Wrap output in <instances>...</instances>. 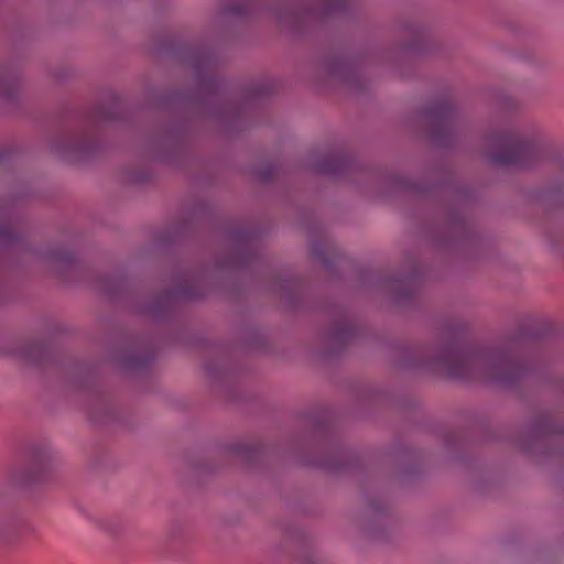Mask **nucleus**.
<instances>
[{
	"mask_svg": "<svg viewBox=\"0 0 564 564\" xmlns=\"http://www.w3.org/2000/svg\"><path fill=\"white\" fill-rule=\"evenodd\" d=\"M423 364L449 377L481 378L506 384L522 373L520 361L511 354L467 346L457 339L437 348Z\"/></svg>",
	"mask_w": 564,
	"mask_h": 564,
	"instance_id": "1",
	"label": "nucleus"
},
{
	"mask_svg": "<svg viewBox=\"0 0 564 564\" xmlns=\"http://www.w3.org/2000/svg\"><path fill=\"white\" fill-rule=\"evenodd\" d=\"M541 154V145L534 138L506 130L495 135L489 156L497 165L527 167L535 163Z\"/></svg>",
	"mask_w": 564,
	"mask_h": 564,
	"instance_id": "2",
	"label": "nucleus"
},
{
	"mask_svg": "<svg viewBox=\"0 0 564 564\" xmlns=\"http://www.w3.org/2000/svg\"><path fill=\"white\" fill-rule=\"evenodd\" d=\"M436 130H449L455 119V110L448 99L438 100L429 113Z\"/></svg>",
	"mask_w": 564,
	"mask_h": 564,
	"instance_id": "3",
	"label": "nucleus"
},
{
	"mask_svg": "<svg viewBox=\"0 0 564 564\" xmlns=\"http://www.w3.org/2000/svg\"><path fill=\"white\" fill-rule=\"evenodd\" d=\"M17 93V78L8 72H0V100H12Z\"/></svg>",
	"mask_w": 564,
	"mask_h": 564,
	"instance_id": "4",
	"label": "nucleus"
},
{
	"mask_svg": "<svg viewBox=\"0 0 564 564\" xmlns=\"http://www.w3.org/2000/svg\"><path fill=\"white\" fill-rule=\"evenodd\" d=\"M321 9L319 14L329 15L333 13L344 12L350 6L352 0H317Z\"/></svg>",
	"mask_w": 564,
	"mask_h": 564,
	"instance_id": "5",
	"label": "nucleus"
},
{
	"mask_svg": "<svg viewBox=\"0 0 564 564\" xmlns=\"http://www.w3.org/2000/svg\"><path fill=\"white\" fill-rule=\"evenodd\" d=\"M15 238L14 226L7 217H3L0 221V243H11Z\"/></svg>",
	"mask_w": 564,
	"mask_h": 564,
	"instance_id": "6",
	"label": "nucleus"
},
{
	"mask_svg": "<svg viewBox=\"0 0 564 564\" xmlns=\"http://www.w3.org/2000/svg\"><path fill=\"white\" fill-rule=\"evenodd\" d=\"M69 150L78 153H88L91 150V140L87 137H80L72 141Z\"/></svg>",
	"mask_w": 564,
	"mask_h": 564,
	"instance_id": "7",
	"label": "nucleus"
},
{
	"mask_svg": "<svg viewBox=\"0 0 564 564\" xmlns=\"http://www.w3.org/2000/svg\"><path fill=\"white\" fill-rule=\"evenodd\" d=\"M337 160L334 158H327L324 164L321 166V171L325 173H335L337 171Z\"/></svg>",
	"mask_w": 564,
	"mask_h": 564,
	"instance_id": "8",
	"label": "nucleus"
},
{
	"mask_svg": "<svg viewBox=\"0 0 564 564\" xmlns=\"http://www.w3.org/2000/svg\"><path fill=\"white\" fill-rule=\"evenodd\" d=\"M25 355H26L25 357H26L28 359H30V360H34V361H35V359H36V358L33 356V354H32L31 351L25 352Z\"/></svg>",
	"mask_w": 564,
	"mask_h": 564,
	"instance_id": "9",
	"label": "nucleus"
},
{
	"mask_svg": "<svg viewBox=\"0 0 564 564\" xmlns=\"http://www.w3.org/2000/svg\"><path fill=\"white\" fill-rule=\"evenodd\" d=\"M32 348L33 349H41V346L40 345H34Z\"/></svg>",
	"mask_w": 564,
	"mask_h": 564,
	"instance_id": "10",
	"label": "nucleus"
}]
</instances>
